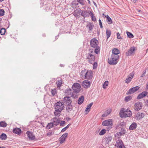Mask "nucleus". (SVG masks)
I'll use <instances>...</instances> for the list:
<instances>
[{
  "mask_svg": "<svg viewBox=\"0 0 148 148\" xmlns=\"http://www.w3.org/2000/svg\"><path fill=\"white\" fill-rule=\"evenodd\" d=\"M54 125L53 123L51 122L48 124L47 125V127L48 129H50Z\"/></svg>",
  "mask_w": 148,
  "mask_h": 148,
  "instance_id": "nucleus-36",
  "label": "nucleus"
},
{
  "mask_svg": "<svg viewBox=\"0 0 148 148\" xmlns=\"http://www.w3.org/2000/svg\"><path fill=\"white\" fill-rule=\"evenodd\" d=\"M126 33L128 37L130 38H132L134 37L133 35L131 33L127 32Z\"/></svg>",
  "mask_w": 148,
  "mask_h": 148,
  "instance_id": "nucleus-39",
  "label": "nucleus"
},
{
  "mask_svg": "<svg viewBox=\"0 0 148 148\" xmlns=\"http://www.w3.org/2000/svg\"><path fill=\"white\" fill-rule=\"evenodd\" d=\"M86 58L91 64H92L94 62L95 59V56L91 53H88Z\"/></svg>",
  "mask_w": 148,
  "mask_h": 148,
  "instance_id": "nucleus-6",
  "label": "nucleus"
},
{
  "mask_svg": "<svg viewBox=\"0 0 148 148\" xmlns=\"http://www.w3.org/2000/svg\"><path fill=\"white\" fill-rule=\"evenodd\" d=\"M108 82L107 81H106L104 82L103 86V88L104 89H106V87L107 86H108Z\"/></svg>",
  "mask_w": 148,
  "mask_h": 148,
  "instance_id": "nucleus-43",
  "label": "nucleus"
},
{
  "mask_svg": "<svg viewBox=\"0 0 148 148\" xmlns=\"http://www.w3.org/2000/svg\"><path fill=\"white\" fill-rule=\"evenodd\" d=\"M90 83L88 80H85L82 83V86L85 88H88L90 86Z\"/></svg>",
  "mask_w": 148,
  "mask_h": 148,
  "instance_id": "nucleus-12",
  "label": "nucleus"
},
{
  "mask_svg": "<svg viewBox=\"0 0 148 148\" xmlns=\"http://www.w3.org/2000/svg\"><path fill=\"white\" fill-rule=\"evenodd\" d=\"M90 12L86 10H82L81 12V15L84 18L88 17L90 16Z\"/></svg>",
  "mask_w": 148,
  "mask_h": 148,
  "instance_id": "nucleus-19",
  "label": "nucleus"
},
{
  "mask_svg": "<svg viewBox=\"0 0 148 148\" xmlns=\"http://www.w3.org/2000/svg\"><path fill=\"white\" fill-rule=\"evenodd\" d=\"M146 88L147 89H148V82L147 83V85H146Z\"/></svg>",
  "mask_w": 148,
  "mask_h": 148,
  "instance_id": "nucleus-64",
  "label": "nucleus"
},
{
  "mask_svg": "<svg viewBox=\"0 0 148 148\" xmlns=\"http://www.w3.org/2000/svg\"><path fill=\"white\" fill-rule=\"evenodd\" d=\"M118 148H126L125 146L123 143L122 144L121 146H120Z\"/></svg>",
  "mask_w": 148,
  "mask_h": 148,
  "instance_id": "nucleus-58",
  "label": "nucleus"
},
{
  "mask_svg": "<svg viewBox=\"0 0 148 148\" xmlns=\"http://www.w3.org/2000/svg\"><path fill=\"white\" fill-rule=\"evenodd\" d=\"M52 121L54 126H56L59 125L60 123V120L58 118L55 117L52 119Z\"/></svg>",
  "mask_w": 148,
  "mask_h": 148,
  "instance_id": "nucleus-22",
  "label": "nucleus"
},
{
  "mask_svg": "<svg viewBox=\"0 0 148 148\" xmlns=\"http://www.w3.org/2000/svg\"><path fill=\"white\" fill-rule=\"evenodd\" d=\"M135 73L134 71H133L132 73H130L128 76V77H130L131 79H132Z\"/></svg>",
  "mask_w": 148,
  "mask_h": 148,
  "instance_id": "nucleus-47",
  "label": "nucleus"
},
{
  "mask_svg": "<svg viewBox=\"0 0 148 148\" xmlns=\"http://www.w3.org/2000/svg\"><path fill=\"white\" fill-rule=\"evenodd\" d=\"M7 136L4 133H2L0 136V139L2 140H5L7 139Z\"/></svg>",
  "mask_w": 148,
  "mask_h": 148,
  "instance_id": "nucleus-32",
  "label": "nucleus"
},
{
  "mask_svg": "<svg viewBox=\"0 0 148 148\" xmlns=\"http://www.w3.org/2000/svg\"><path fill=\"white\" fill-rule=\"evenodd\" d=\"M55 111L54 114L56 116L59 117L60 112L64 108V103L62 101H57L54 104Z\"/></svg>",
  "mask_w": 148,
  "mask_h": 148,
  "instance_id": "nucleus-1",
  "label": "nucleus"
},
{
  "mask_svg": "<svg viewBox=\"0 0 148 148\" xmlns=\"http://www.w3.org/2000/svg\"><path fill=\"white\" fill-rule=\"evenodd\" d=\"M73 107L72 105L66 106V112L68 113H69L73 110Z\"/></svg>",
  "mask_w": 148,
  "mask_h": 148,
  "instance_id": "nucleus-24",
  "label": "nucleus"
},
{
  "mask_svg": "<svg viewBox=\"0 0 148 148\" xmlns=\"http://www.w3.org/2000/svg\"><path fill=\"white\" fill-rule=\"evenodd\" d=\"M123 143V142L121 139H119L117 140L116 142L115 146L118 148L119 147L121 146L122 144Z\"/></svg>",
  "mask_w": 148,
  "mask_h": 148,
  "instance_id": "nucleus-27",
  "label": "nucleus"
},
{
  "mask_svg": "<svg viewBox=\"0 0 148 148\" xmlns=\"http://www.w3.org/2000/svg\"><path fill=\"white\" fill-rule=\"evenodd\" d=\"M73 90V92L76 93H79L81 90V86L78 83H74L72 87Z\"/></svg>",
  "mask_w": 148,
  "mask_h": 148,
  "instance_id": "nucleus-4",
  "label": "nucleus"
},
{
  "mask_svg": "<svg viewBox=\"0 0 148 148\" xmlns=\"http://www.w3.org/2000/svg\"><path fill=\"white\" fill-rule=\"evenodd\" d=\"M119 56H116L111 55L110 57L108 58V62L110 65H115L118 63Z\"/></svg>",
  "mask_w": 148,
  "mask_h": 148,
  "instance_id": "nucleus-3",
  "label": "nucleus"
},
{
  "mask_svg": "<svg viewBox=\"0 0 148 148\" xmlns=\"http://www.w3.org/2000/svg\"><path fill=\"white\" fill-rule=\"evenodd\" d=\"M51 94L53 96H54L56 94V89H53L51 90Z\"/></svg>",
  "mask_w": 148,
  "mask_h": 148,
  "instance_id": "nucleus-50",
  "label": "nucleus"
},
{
  "mask_svg": "<svg viewBox=\"0 0 148 148\" xmlns=\"http://www.w3.org/2000/svg\"><path fill=\"white\" fill-rule=\"evenodd\" d=\"M113 125H111L109 126H108L106 127V129L107 131H109L112 128V126Z\"/></svg>",
  "mask_w": 148,
  "mask_h": 148,
  "instance_id": "nucleus-54",
  "label": "nucleus"
},
{
  "mask_svg": "<svg viewBox=\"0 0 148 148\" xmlns=\"http://www.w3.org/2000/svg\"><path fill=\"white\" fill-rule=\"evenodd\" d=\"M90 14V16L92 20L94 21L95 22L96 21V18L95 16H94L93 12L90 11H89Z\"/></svg>",
  "mask_w": 148,
  "mask_h": 148,
  "instance_id": "nucleus-30",
  "label": "nucleus"
},
{
  "mask_svg": "<svg viewBox=\"0 0 148 148\" xmlns=\"http://www.w3.org/2000/svg\"><path fill=\"white\" fill-rule=\"evenodd\" d=\"M106 132V130L105 129H103L99 132V134L100 135H104Z\"/></svg>",
  "mask_w": 148,
  "mask_h": 148,
  "instance_id": "nucleus-41",
  "label": "nucleus"
},
{
  "mask_svg": "<svg viewBox=\"0 0 148 148\" xmlns=\"http://www.w3.org/2000/svg\"><path fill=\"white\" fill-rule=\"evenodd\" d=\"M126 133V130L124 129L121 128V132L119 133L121 136L123 134H125Z\"/></svg>",
  "mask_w": 148,
  "mask_h": 148,
  "instance_id": "nucleus-42",
  "label": "nucleus"
},
{
  "mask_svg": "<svg viewBox=\"0 0 148 148\" xmlns=\"http://www.w3.org/2000/svg\"><path fill=\"white\" fill-rule=\"evenodd\" d=\"M117 38L118 39H122V38L120 36V34L119 32L117 33Z\"/></svg>",
  "mask_w": 148,
  "mask_h": 148,
  "instance_id": "nucleus-51",
  "label": "nucleus"
},
{
  "mask_svg": "<svg viewBox=\"0 0 148 148\" xmlns=\"http://www.w3.org/2000/svg\"><path fill=\"white\" fill-rule=\"evenodd\" d=\"M144 116V114L139 112L136 114V118L137 120L141 119L143 118Z\"/></svg>",
  "mask_w": 148,
  "mask_h": 148,
  "instance_id": "nucleus-17",
  "label": "nucleus"
},
{
  "mask_svg": "<svg viewBox=\"0 0 148 148\" xmlns=\"http://www.w3.org/2000/svg\"><path fill=\"white\" fill-rule=\"evenodd\" d=\"M84 100V97L83 95L80 97L78 100V104L79 105L82 104Z\"/></svg>",
  "mask_w": 148,
  "mask_h": 148,
  "instance_id": "nucleus-28",
  "label": "nucleus"
},
{
  "mask_svg": "<svg viewBox=\"0 0 148 148\" xmlns=\"http://www.w3.org/2000/svg\"><path fill=\"white\" fill-rule=\"evenodd\" d=\"M104 139L106 140V143L108 144L112 140V137L110 134H107L105 136Z\"/></svg>",
  "mask_w": 148,
  "mask_h": 148,
  "instance_id": "nucleus-18",
  "label": "nucleus"
},
{
  "mask_svg": "<svg viewBox=\"0 0 148 148\" xmlns=\"http://www.w3.org/2000/svg\"><path fill=\"white\" fill-rule=\"evenodd\" d=\"M26 134L30 139L33 140L35 139L34 135L32 132L27 131V132Z\"/></svg>",
  "mask_w": 148,
  "mask_h": 148,
  "instance_id": "nucleus-15",
  "label": "nucleus"
},
{
  "mask_svg": "<svg viewBox=\"0 0 148 148\" xmlns=\"http://www.w3.org/2000/svg\"><path fill=\"white\" fill-rule=\"evenodd\" d=\"M119 114L120 117L122 118L130 117L132 115V113L130 110H125L124 108L121 109Z\"/></svg>",
  "mask_w": 148,
  "mask_h": 148,
  "instance_id": "nucleus-2",
  "label": "nucleus"
},
{
  "mask_svg": "<svg viewBox=\"0 0 148 148\" xmlns=\"http://www.w3.org/2000/svg\"><path fill=\"white\" fill-rule=\"evenodd\" d=\"M143 104L140 102H137L134 105V109L136 110L139 111L142 109Z\"/></svg>",
  "mask_w": 148,
  "mask_h": 148,
  "instance_id": "nucleus-10",
  "label": "nucleus"
},
{
  "mask_svg": "<svg viewBox=\"0 0 148 148\" xmlns=\"http://www.w3.org/2000/svg\"><path fill=\"white\" fill-rule=\"evenodd\" d=\"M65 121H61L60 123V125L61 126H63L65 124Z\"/></svg>",
  "mask_w": 148,
  "mask_h": 148,
  "instance_id": "nucleus-57",
  "label": "nucleus"
},
{
  "mask_svg": "<svg viewBox=\"0 0 148 148\" xmlns=\"http://www.w3.org/2000/svg\"><path fill=\"white\" fill-rule=\"evenodd\" d=\"M6 32V29L4 28H2L0 30V34L2 35L5 34Z\"/></svg>",
  "mask_w": 148,
  "mask_h": 148,
  "instance_id": "nucleus-38",
  "label": "nucleus"
},
{
  "mask_svg": "<svg viewBox=\"0 0 148 148\" xmlns=\"http://www.w3.org/2000/svg\"><path fill=\"white\" fill-rule=\"evenodd\" d=\"M90 45L91 47L95 48L98 46V41L95 38L92 39L90 41Z\"/></svg>",
  "mask_w": 148,
  "mask_h": 148,
  "instance_id": "nucleus-8",
  "label": "nucleus"
},
{
  "mask_svg": "<svg viewBox=\"0 0 148 148\" xmlns=\"http://www.w3.org/2000/svg\"><path fill=\"white\" fill-rule=\"evenodd\" d=\"M99 25L100 26V28H103V26H102L101 21L100 19H99Z\"/></svg>",
  "mask_w": 148,
  "mask_h": 148,
  "instance_id": "nucleus-53",
  "label": "nucleus"
},
{
  "mask_svg": "<svg viewBox=\"0 0 148 148\" xmlns=\"http://www.w3.org/2000/svg\"><path fill=\"white\" fill-rule=\"evenodd\" d=\"M137 126V124L135 122H133L132 123L129 127L130 130H135Z\"/></svg>",
  "mask_w": 148,
  "mask_h": 148,
  "instance_id": "nucleus-25",
  "label": "nucleus"
},
{
  "mask_svg": "<svg viewBox=\"0 0 148 148\" xmlns=\"http://www.w3.org/2000/svg\"><path fill=\"white\" fill-rule=\"evenodd\" d=\"M125 124V123L124 122H121L120 123V125H121V126H124Z\"/></svg>",
  "mask_w": 148,
  "mask_h": 148,
  "instance_id": "nucleus-59",
  "label": "nucleus"
},
{
  "mask_svg": "<svg viewBox=\"0 0 148 148\" xmlns=\"http://www.w3.org/2000/svg\"><path fill=\"white\" fill-rule=\"evenodd\" d=\"M146 69L143 71V73L141 74L140 77H143L144 76L146 73Z\"/></svg>",
  "mask_w": 148,
  "mask_h": 148,
  "instance_id": "nucleus-52",
  "label": "nucleus"
},
{
  "mask_svg": "<svg viewBox=\"0 0 148 148\" xmlns=\"http://www.w3.org/2000/svg\"><path fill=\"white\" fill-rule=\"evenodd\" d=\"M111 31L110 30H107L106 31V34L107 35V39H108L111 35Z\"/></svg>",
  "mask_w": 148,
  "mask_h": 148,
  "instance_id": "nucleus-37",
  "label": "nucleus"
},
{
  "mask_svg": "<svg viewBox=\"0 0 148 148\" xmlns=\"http://www.w3.org/2000/svg\"><path fill=\"white\" fill-rule=\"evenodd\" d=\"M110 112L111 111H110V110H107L106 112L107 115H108L110 113Z\"/></svg>",
  "mask_w": 148,
  "mask_h": 148,
  "instance_id": "nucleus-61",
  "label": "nucleus"
},
{
  "mask_svg": "<svg viewBox=\"0 0 148 148\" xmlns=\"http://www.w3.org/2000/svg\"><path fill=\"white\" fill-rule=\"evenodd\" d=\"M63 103L65 105L67 106L69 105H72V101L71 99V97L69 96H66L64 98Z\"/></svg>",
  "mask_w": 148,
  "mask_h": 148,
  "instance_id": "nucleus-7",
  "label": "nucleus"
},
{
  "mask_svg": "<svg viewBox=\"0 0 148 148\" xmlns=\"http://www.w3.org/2000/svg\"><path fill=\"white\" fill-rule=\"evenodd\" d=\"M71 125V124H69L68 125L66 126V127H64V128H63L62 130H61V132H64L66 129H67V128H68L69 126Z\"/></svg>",
  "mask_w": 148,
  "mask_h": 148,
  "instance_id": "nucleus-46",
  "label": "nucleus"
},
{
  "mask_svg": "<svg viewBox=\"0 0 148 148\" xmlns=\"http://www.w3.org/2000/svg\"><path fill=\"white\" fill-rule=\"evenodd\" d=\"M139 88L140 87L137 86L131 88L127 92V94H129L133 93L138 90Z\"/></svg>",
  "mask_w": 148,
  "mask_h": 148,
  "instance_id": "nucleus-9",
  "label": "nucleus"
},
{
  "mask_svg": "<svg viewBox=\"0 0 148 148\" xmlns=\"http://www.w3.org/2000/svg\"><path fill=\"white\" fill-rule=\"evenodd\" d=\"M132 79L130 77H127L125 80V82L126 83L128 84L131 81Z\"/></svg>",
  "mask_w": 148,
  "mask_h": 148,
  "instance_id": "nucleus-45",
  "label": "nucleus"
},
{
  "mask_svg": "<svg viewBox=\"0 0 148 148\" xmlns=\"http://www.w3.org/2000/svg\"><path fill=\"white\" fill-rule=\"evenodd\" d=\"M68 133H65L59 138V141L60 144H62L64 142L66 138L68 136Z\"/></svg>",
  "mask_w": 148,
  "mask_h": 148,
  "instance_id": "nucleus-13",
  "label": "nucleus"
},
{
  "mask_svg": "<svg viewBox=\"0 0 148 148\" xmlns=\"http://www.w3.org/2000/svg\"><path fill=\"white\" fill-rule=\"evenodd\" d=\"M145 103H146V106L148 107V99L146 101Z\"/></svg>",
  "mask_w": 148,
  "mask_h": 148,
  "instance_id": "nucleus-62",
  "label": "nucleus"
},
{
  "mask_svg": "<svg viewBox=\"0 0 148 148\" xmlns=\"http://www.w3.org/2000/svg\"><path fill=\"white\" fill-rule=\"evenodd\" d=\"M7 125V124L5 121H2L0 122V126L2 127H5Z\"/></svg>",
  "mask_w": 148,
  "mask_h": 148,
  "instance_id": "nucleus-35",
  "label": "nucleus"
},
{
  "mask_svg": "<svg viewBox=\"0 0 148 148\" xmlns=\"http://www.w3.org/2000/svg\"><path fill=\"white\" fill-rule=\"evenodd\" d=\"M90 111V109L86 107L85 110V112L86 114H87Z\"/></svg>",
  "mask_w": 148,
  "mask_h": 148,
  "instance_id": "nucleus-56",
  "label": "nucleus"
},
{
  "mask_svg": "<svg viewBox=\"0 0 148 148\" xmlns=\"http://www.w3.org/2000/svg\"><path fill=\"white\" fill-rule=\"evenodd\" d=\"M93 104V103L92 102L90 104H89L87 106V107L89 109L92 106V104Z\"/></svg>",
  "mask_w": 148,
  "mask_h": 148,
  "instance_id": "nucleus-55",
  "label": "nucleus"
},
{
  "mask_svg": "<svg viewBox=\"0 0 148 148\" xmlns=\"http://www.w3.org/2000/svg\"><path fill=\"white\" fill-rule=\"evenodd\" d=\"M86 71V69H84V70H82L81 71L80 73V76L81 78L84 77V75H85V74Z\"/></svg>",
  "mask_w": 148,
  "mask_h": 148,
  "instance_id": "nucleus-33",
  "label": "nucleus"
},
{
  "mask_svg": "<svg viewBox=\"0 0 148 148\" xmlns=\"http://www.w3.org/2000/svg\"><path fill=\"white\" fill-rule=\"evenodd\" d=\"M95 50V52L97 54H98L99 53L100 51V48L99 46H98L96 47Z\"/></svg>",
  "mask_w": 148,
  "mask_h": 148,
  "instance_id": "nucleus-34",
  "label": "nucleus"
},
{
  "mask_svg": "<svg viewBox=\"0 0 148 148\" xmlns=\"http://www.w3.org/2000/svg\"><path fill=\"white\" fill-rule=\"evenodd\" d=\"M105 17L106 18V21L109 24H111L112 23V21L111 18L108 15H105Z\"/></svg>",
  "mask_w": 148,
  "mask_h": 148,
  "instance_id": "nucleus-26",
  "label": "nucleus"
},
{
  "mask_svg": "<svg viewBox=\"0 0 148 148\" xmlns=\"http://www.w3.org/2000/svg\"><path fill=\"white\" fill-rule=\"evenodd\" d=\"M64 92L67 95H71V97H73L74 96L72 92V90L70 88H68L64 91Z\"/></svg>",
  "mask_w": 148,
  "mask_h": 148,
  "instance_id": "nucleus-16",
  "label": "nucleus"
},
{
  "mask_svg": "<svg viewBox=\"0 0 148 148\" xmlns=\"http://www.w3.org/2000/svg\"><path fill=\"white\" fill-rule=\"evenodd\" d=\"M5 11L3 9H0V16H3L4 14Z\"/></svg>",
  "mask_w": 148,
  "mask_h": 148,
  "instance_id": "nucleus-48",
  "label": "nucleus"
},
{
  "mask_svg": "<svg viewBox=\"0 0 148 148\" xmlns=\"http://www.w3.org/2000/svg\"><path fill=\"white\" fill-rule=\"evenodd\" d=\"M12 132L15 134L19 135L21 134L22 131L20 128L16 127L13 129Z\"/></svg>",
  "mask_w": 148,
  "mask_h": 148,
  "instance_id": "nucleus-23",
  "label": "nucleus"
},
{
  "mask_svg": "<svg viewBox=\"0 0 148 148\" xmlns=\"http://www.w3.org/2000/svg\"><path fill=\"white\" fill-rule=\"evenodd\" d=\"M121 127V125H120V123H119L118 125H117L116 126V129H119V128H120Z\"/></svg>",
  "mask_w": 148,
  "mask_h": 148,
  "instance_id": "nucleus-60",
  "label": "nucleus"
},
{
  "mask_svg": "<svg viewBox=\"0 0 148 148\" xmlns=\"http://www.w3.org/2000/svg\"><path fill=\"white\" fill-rule=\"evenodd\" d=\"M62 79L58 80L57 82L56 83L57 87H60L61 86L62 84Z\"/></svg>",
  "mask_w": 148,
  "mask_h": 148,
  "instance_id": "nucleus-31",
  "label": "nucleus"
},
{
  "mask_svg": "<svg viewBox=\"0 0 148 148\" xmlns=\"http://www.w3.org/2000/svg\"><path fill=\"white\" fill-rule=\"evenodd\" d=\"M77 1L80 3L82 5L85 4V0H77Z\"/></svg>",
  "mask_w": 148,
  "mask_h": 148,
  "instance_id": "nucleus-40",
  "label": "nucleus"
},
{
  "mask_svg": "<svg viewBox=\"0 0 148 148\" xmlns=\"http://www.w3.org/2000/svg\"><path fill=\"white\" fill-rule=\"evenodd\" d=\"M93 69H95L97 67V62H94V63L93 64Z\"/></svg>",
  "mask_w": 148,
  "mask_h": 148,
  "instance_id": "nucleus-49",
  "label": "nucleus"
},
{
  "mask_svg": "<svg viewBox=\"0 0 148 148\" xmlns=\"http://www.w3.org/2000/svg\"><path fill=\"white\" fill-rule=\"evenodd\" d=\"M132 99V97L131 96H129L127 97H126L125 98V100L126 101H130Z\"/></svg>",
  "mask_w": 148,
  "mask_h": 148,
  "instance_id": "nucleus-44",
  "label": "nucleus"
},
{
  "mask_svg": "<svg viewBox=\"0 0 148 148\" xmlns=\"http://www.w3.org/2000/svg\"><path fill=\"white\" fill-rule=\"evenodd\" d=\"M147 93L148 92L147 91H143L138 95L137 97V99H140L146 96L147 95Z\"/></svg>",
  "mask_w": 148,
  "mask_h": 148,
  "instance_id": "nucleus-14",
  "label": "nucleus"
},
{
  "mask_svg": "<svg viewBox=\"0 0 148 148\" xmlns=\"http://www.w3.org/2000/svg\"><path fill=\"white\" fill-rule=\"evenodd\" d=\"M112 55L118 56H119V54L120 52L118 49L114 48L112 49Z\"/></svg>",
  "mask_w": 148,
  "mask_h": 148,
  "instance_id": "nucleus-21",
  "label": "nucleus"
},
{
  "mask_svg": "<svg viewBox=\"0 0 148 148\" xmlns=\"http://www.w3.org/2000/svg\"><path fill=\"white\" fill-rule=\"evenodd\" d=\"M94 27V25L93 24L90 23L88 24L86 26V27L88 28L89 31H92Z\"/></svg>",
  "mask_w": 148,
  "mask_h": 148,
  "instance_id": "nucleus-29",
  "label": "nucleus"
},
{
  "mask_svg": "<svg viewBox=\"0 0 148 148\" xmlns=\"http://www.w3.org/2000/svg\"><path fill=\"white\" fill-rule=\"evenodd\" d=\"M93 73L92 71L89 70H88L84 75V79H91L92 77Z\"/></svg>",
  "mask_w": 148,
  "mask_h": 148,
  "instance_id": "nucleus-5",
  "label": "nucleus"
},
{
  "mask_svg": "<svg viewBox=\"0 0 148 148\" xmlns=\"http://www.w3.org/2000/svg\"><path fill=\"white\" fill-rule=\"evenodd\" d=\"M135 50V49L134 47H131L128 51L126 52V55L127 56H129L131 55Z\"/></svg>",
  "mask_w": 148,
  "mask_h": 148,
  "instance_id": "nucleus-20",
  "label": "nucleus"
},
{
  "mask_svg": "<svg viewBox=\"0 0 148 148\" xmlns=\"http://www.w3.org/2000/svg\"><path fill=\"white\" fill-rule=\"evenodd\" d=\"M107 116V114H104L102 115V117H105Z\"/></svg>",
  "mask_w": 148,
  "mask_h": 148,
  "instance_id": "nucleus-63",
  "label": "nucleus"
},
{
  "mask_svg": "<svg viewBox=\"0 0 148 148\" xmlns=\"http://www.w3.org/2000/svg\"><path fill=\"white\" fill-rule=\"evenodd\" d=\"M102 124L104 126H108L113 125V123L112 120L108 119L103 121L102 123Z\"/></svg>",
  "mask_w": 148,
  "mask_h": 148,
  "instance_id": "nucleus-11",
  "label": "nucleus"
}]
</instances>
